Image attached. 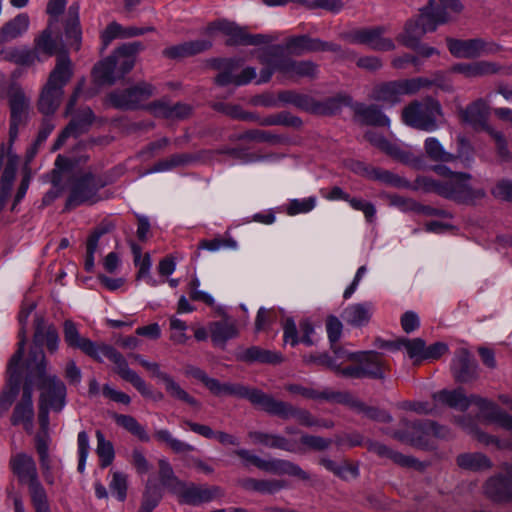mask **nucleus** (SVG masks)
I'll use <instances>...</instances> for the list:
<instances>
[{
  "instance_id": "37",
  "label": "nucleus",
  "mask_w": 512,
  "mask_h": 512,
  "mask_svg": "<svg viewBox=\"0 0 512 512\" xmlns=\"http://www.w3.org/2000/svg\"><path fill=\"white\" fill-rule=\"evenodd\" d=\"M249 438L255 444H261L269 448L281 449L288 452H300L296 444L279 434L265 433L260 431H251Z\"/></svg>"
},
{
  "instance_id": "4",
  "label": "nucleus",
  "mask_w": 512,
  "mask_h": 512,
  "mask_svg": "<svg viewBox=\"0 0 512 512\" xmlns=\"http://www.w3.org/2000/svg\"><path fill=\"white\" fill-rule=\"evenodd\" d=\"M434 171L447 178L445 180L423 178L421 181L428 191L435 192L446 199L459 203H473L475 200L485 196L483 189L470 186L469 180L471 176L467 173L452 172L443 165L435 166Z\"/></svg>"
},
{
  "instance_id": "19",
  "label": "nucleus",
  "mask_w": 512,
  "mask_h": 512,
  "mask_svg": "<svg viewBox=\"0 0 512 512\" xmlns=\"http://www.w3.org/2000/svg\"><path fill=\"white\" fill-rule=\"evenodd\" d=\"M35 304L30 303L28 306L23 307L19 312L18 319L21 324V330L19 332L20 340L18 342V349L12 356L9 365H8V374H9V383L11 386L18 389L21 382V373H20V362L22 360L25 348V324L34 310Z\"/></svg>"
},
{
  "instance_id": "50",
  "label": "nucleus",
  "mask_w": 512,
  "mask_h": 512,
  "mask_svg": "<svg viewBox=\"0 0 512 512\" xmlns=\"http://www.w3.org/2000/svg\"><path fill=\"white\" fill-rule=\"evenodd\" d=\"M357 114L366 124L374 126H389L390 119L375 105L357 108Z\"/></svg>"
},
{
  "instance_id": "28",
  "label": "nucleus",
  "mask_w": 512,
  "mask_h": 512,
  "mask_svg": "<svg viewBox=\"0 0 512 512\" xmlns=\"http://www.w3.org/2000/svg\"><path fill=\"white\" fill-rule=\"evenodd\" d=\"M451 370L458 382H469L477 377V365L471 354L464 348L456 352L452 360Z\"/></svg>"
},
{
  "instance_id": "43",
  "label": "nucleus",
  "mask_w": 512,
  "mask_h": 512,
  "mask_svg": "<svg viewBox=\"0 0 512 512\" xmlns=\"http://www.w3.org/2000/svg\"><path fill=\"white\" fill-rule=\"evenodd\" d=\"M365 138L375 147L385 152L387 155L406 161L408 159L407 153L403 151L397 144L389 142L384 136L377 134L374 131H367Z\"/></svg>"
},
{
  "instance_id": "57",
  "label": "nucleus",
  "mask_w": 512,
  "mask_h": 512,
  "mask_svg": "<svg viewBox=\"0 0 512 512\" xmlns=\"http://www.w3.org/2000/svg\"><path fill=\"white\" fill-rule=\"evenodd\" d=\"M159 466V477L161 483L171 489L174 493L181 485L182 481H180L174 474L173 468L169 461L165 458H162L158 461Z\"/></svg>"
},
{
  "instance_id": "58",
  "label": "nucleus",
  "mask_w": 512,
  "mask_h": 512,
  "mask_svg": "<svg viewBox=\"0 0 512 512\" xmlns=\"http://www.w3.org/2000/svg\"><path fill=\"white\" fill-rule=\"evenodd\" d=\"M253 121H257L262 126L286 125V126H300L301 120L298 117L291 116L287 112H281L276 115H270L264 118L255 116Z\"/></svg>"
},
{
  "instance_id": "26",
  "label": "nucleus",
  "mask_w": 512,
  "mask_h": 512,
  "mask_svg": "<svg viewBox=\"0 0 512 512\" xmlns=\"http://www.w3.org/2000/svg\"><path fill=\"white\" fill-rule=\"evenodd\" d=\"M350 168L356 174H359L371 180H377L390 186L404 187L407 185L406 181L399 177L398 175L388 170L367 166L365 163L360 161L352 162Z\"/></svg>"
},
{
  "instance_id": "14",
  "label": "nucleus",
  "mask_w": 512,
  "mask_h": 512,
  "mask_svg": "<svg viewBox=\"0 0 512 512\" xmlns=\"http://www.w3.org/2000/svg\"><path fill=\"white\" fill-rule=\"evenodd\" d=\"M386 31L384 26L358 28L346 33L345 38L352 44L364 45L374 51H393L395 43L391 38L385 37Z\"/></svg>"
},
{
  "instance_id": "15",
  "label": "nucleus",
  "mask_w": 512,
  "mask_h": 512,
  "mask_svg": "<svg viewBox=\"0 0 512 512\" xmlns=\"http://www.w3.org/2000/svg\"><path fill=\"white\" fill-rule=\"evenodd\" d=\"M450 53L457 58L473 59L482 55L495 54L501 47L494 42H487L481 38L459 40L447 38Z\"/></svg>"
},
{
  "instance_id": "52",
  "label": "nucleus",
  "mask_w": 512,
  "mask_h": 512,
  "mask_svg": "<svg viewBox=\"0 0 512 512\" xmlns=\"http://www.w3.org/2000/svg\"><path fill=\"white\" fill-rule=\"evenodd\" d=\"M486 113V103L479 99L461 110V117L467 123L480 124L484 121Z\"/></svg>"
},
{
  "instance_id": "36",
  "label": "nucleus",
  "mask_w": 512,
  "mask_h": 512,
  "mask_svg": "<svg viewBox=\"0 0 512 512\" xmlns=\"http://www.w3.org/2000/svg\"><path fill=\"white\" fill-rule=\"evenodd\" d=\"M239 361L247 363H265V364H278L283 360L282 354L276 351L263 349L259 346H251L243 349L236 354Z\"/></svg>"
},
{
  "instance_id": "5",
  "label": "nucleus",
  "mask_w": 512,
  "mask_h": 512,
  "mask_svg": "<svg viewBox=\"0 0 512 512\" xmlns=\"http://www.w3.org/2000/svg\"><path fill=\"white\" fill-rule=\"evenodd\" d=\"M9 466L18 482L28 486L32 505L36 512H51L48 496L40 482L34 458L24 452L11 456Z\"/></svg>"
},
{
  "instance_id": "32",
  "label": "nucleus",
  "mask_w": 512,
  "mask_h": 512,
  "mask_svg": "<svg viewBox=\"0 0 512 512\" xmlns=\"http://www.w3.org/2000/svg\"><path fill=\"white\" fill-rule=\"evenodd\" d=\"M208 330L213 344L221 347L239 334L236 321L228 318L211 322Z\"/></svg>"
},
{
  "instance_id": "46",
  "label": "nucleus",
  "mask_w": 512,
  "mask_h": 512,
  "mask_svg": "<svg viewBox=\"0 0 512 512\" xmlns=\"http://www.w3.org/2000/svg\"><path fill=\"white\" fill-rule=\"evenodd\" d=\"M4 58L17 65L27 67L33 65L37 60H39L36 50L28 47L9 49L5 52Z\"/></svg>"
},
{
  "instance_id": "20",
  "label": "nucleus",
  "mask_w": 512,
  "mask_h": 512,
  "mask_svg": "<svg viewBox=\"0 0 512 512\" xmlns=\"http://www.w3.org/2000/svg\"><path fill=\"white\" fill-rule=\"evenodd\" d=\"M94 120V115L89 107L79 110L73 115L69 124L62 130L53 144L52 151L60 149L69 137H78L88 131Z\"/></svg>"
},
{
  "instance_id": "39",
  "label": "nucleus",
  "mask_w": 512,
  "mask_h": 512,
  "mask_svg": "<svg viewBox=\"0 0 512 512\" xmlns=\"http://www.w3.org/2000/svg\"><path fill=\"white\" fill-rule=\"evenodd\" d=\"M79 4L73 3L69 6L67 13V20L65 26V35L67 39L70 41V46L74 47L75 50L80 48L81 43V28L79 22Z\"/></svg>"
},
{
  "instance_id": "17",
  "label": "nucleus",
  "mask_w": 512,
  "mask_h": 512,
  "mask_svg": "<svg viewBox=\"0 0 512 512\" xmlns=\"http://www.w3.org/2000/svg\"><path fill=\"white\" fill-rule=\"evenodd\" d=\"M264 411L284 420L295 418L302 426L313 427L320 425V420L316 419L308 410L297 408L288 402L277 400L271 395Z\"/></svg>"
},
{
  "instance_id": "40",
  "label": "nucleus",
  "mask_w": 512,
  "mask_h": 512,
  "mask_svg": "<svg viewBox=\"0 0 512 512\" xmlns=\"http://www.w3.org/2000/svg\"><path fill=\"white\" fill-rule=\"evenodd\" d=\"M367 445H368L369 451L374 452L375 454H377L378 456H380L382 458L390 459L394 463H396L400 466L414 467L417 463L416 459H414L410 456L404 455L402 453H399L397 451H394V450L390 449L388 446H386L380 442L369 441L367 443Z\"/></svg>"
},
{
  "instance_id": "29",
  "label": "nucleus",
  "mask_w": 512,
  "mask_h": 512,
  "mask_svg": "<svg viewBox=\"0 0 512 512\" xmlns=\"http://www.w3.org/2000/svg\"><path fill=\"white\" fill-rule=\"evenodd\" d=\"M347 358L354 363H358L362 370L374 373V375H365V378H384L385 364L379 353L375 351L356 352L348 354Z\"/></svg>"
},
{
  "instance_id": "13",
  "label": "nucleus",
  "mask_w": 512,
  "mask_h": 512,
  "mask_svg": "<svg viewBox=\"0 0 512 512\" xmlns=\"http://www.w3.org/2000/svg\"><path fill=\"white\" fill-rule=\"evenodd\" d=\"M103 357H106L113 362L117 374L125 381L130 382L142 394V396H149L152 394V390L148 387L145 381L135 371L129 368L124 356L115 348L102 343L98 351V358H94V360L102 362Z\"/></svg>"
},
{
  "instance_id": "54",
  "label": "nucleus",
  "mask_w": 512,
  "mask_h": 512,
  "mask_svg": "<svg viewBox=\"0 0 512 512\" xmlns=\"http://www.w3.org/2000/svg\"><path fill=\"white\" fill-rule=\"evenodd\" d=\"M324 400L335 401L347 405L350 409H352L358 414H361L365 405L363 401L349 393L334 392L328 389L325 390Z\"/></svg>"
},
{
  "instance_id": "51",
  "label": "nucleus",
  "mask_w": 512,
  "mask_h": 512,
  "mask_svg": "<svg viewBox=\"0 0 512 512\" xmlns=\"http://www.w3.org/2000/svg\"><path fill=\"white\" fill-rule=\"evenodd\" d=\"M114 419L119 426L126 429L141 441H149V435L146 429L133 416L116 414Z\"/></svg>"
},
{
  "instance_id": "35",
  "label": "nucleus",
  "mask_w": 512,
  "mask_h": 512,
  "mask_svg": "<svg viewBox=\"0 0 512 512\" xmlns=\"http://www.w3.org/2000/svg\"><path fill=\"white\" fill-rule=\"evenodd\" d=\"M154 116L168 120H183L192 113V107L184 103L171 104L167 101H157L150 105Z\"/></svg>"
},
{
  "instance_id": "44",
  "label": "nucleus",
  "mask_w": 512,
  "mask_h": 512,
  "mask_svg": "<svg viewBox=\"0 0 512 512\" xmlns=\"http://www.w3.org/2000/svg\"><path fill=\"white\" fill-rule=\"evenodd\" d=\"M433 398L437 402H441L461 411H465L469 408L468 397L461 388L455 390H441L435 393Z\"/></svg>"
},
{
  "instance_id": "59",
  "label": "nucleus",
  "mask_w": 512,
  "mask_h": 512,
  "mask_svg": "<svg viewBox=\"0 0 512 512\" xmlns=\"http://www.w3.org/2000/svg\"><path fill=\"white\" fill-rule=\"evenodd\" d=\"M127 475L120 471H113L111 474V480L109 482V489L116 498L123 502L127 496L128 487Z\"/></svg>"
},
{
  "instance_id": "48",
  "label": "nucleus",
  "mask_w": 512,
  "mask_h": 512,
  "mask_svg": "<svg viewBox=\"0 0 512 512\" xmlns=\"http://www.w3.org/2000/svg\"><path fill=\"white\" fill-rule=\"evenodd\" d=\"M457 464L467 470L482 471L491 467V461L481 453H465L457 457Z\"/></svg>"
},
{
  "instance_id": "60",
  "label": "nucleus",
  "mask_w": 512,
  "mask_h": 512,
  "mask_svg": "<svg viewBox=\"0 0 512 512\" xmlns=\"http://www.w3.org/2000/svg\"><path fill=\"white\" fill-rule=\"evenodd\" d=\"M193 160L194 158L189 154H175L167 159L161 160L158 163H156L153 171H168L175 167L186 166L190 164Z\"/></svg>"
},
{
  "instance_id": "6",
  "label": "nucleus",
  "mask_w": 512,
  "mask_h": 512,
  "mask_svg": "<svg viewBox=\"0 0 512 512\" xmlns=\"http://www.w3.org/2000/svg\"><path fill=\"white\" fill-rule=\"evenodd\" d=\"M142 49L140 42L121 45L112 55L94 66V80L99 84H113L123 78L134 67L136 55Z\"/></svg>"
},
{
  "instance_id": "2",
  "label": "nucleus",
  "mask_w": 512,
  "mask_h": 512,
  "mask_svg": "<svg viewBox=\"0 0 512 512\" xmlns=\"http://www.w3.org/2000/svg\"><path fill=\"white\" fill-rule=\"evenodd\" d=\"M442 7L438 6L434 0H430L428 4L420 10V14L416 20H409L403 33L398 36V41L405 47L417 49L420 40L427 32H433L438 25L448 22L449 17L446 9L459 13L463 9L460 0H439Z\"/></svg>"
},
{
  "instance_id": "25",
  "label": "nucleus",
  "mask_w": 512,
  "mask_h": 512,
  "mask_svg": "<svg viewBox=\"0 0 512 512\" xmlns=\"http://www.w3.org/2000/svg\"><path fill=\"white\" fill-rule=\"evenodd\" d=\"M508 478L496 476L485 484L486 495L497 502H512V465H506Z\"/></svg>"
},
{
  "instance_id": "23",
  "label": "nucleus",
  "mask_w": 512,
  "mask_h": 512,
  "mask_svg": "<svg viewBox=\"0 0 512 512\" xmlns=\"http://www.w3.org/2000/svg\"><path fill=\"white\" fill-rule=\"evenodd\" d=\"M286 50L295 55H302L306 52L316 51H334L340 50L337 44L330 42H323L317 38H311L307 35L294 36L287 40L285 45Z\"/></svg>"
},
{
  "instance_id": "3",
  "label": "nucleus",
  "mask_w": 512,
  "mask_h": 512,
  "mask_svg": "<svg viewBox=\"0 0 512 512\" xmlns=\"http://www.w3.org/2000/svg\"><path fill=\"white\" fill-rule=\"evenodd\" d=\"M47 360L42 351L35 367L37 386L40 390L38 420L43 431L49 426V411L60 412L66 405V386L56 376L48 375Z\"/></svg>"
},
{
  "instance_id": "41",
  "label": "nucleus",
  "mask_w": 512,
  "mask_h": 512,
  "mask_svg": "<svg viewBox=\"0 0 512 512\" xmlns=\"http://www.w3.org/2000/svg\"><path fill=\"white\" fill-rule=\"evenodd\" d=\"M30 26L27 13H19L2 26V41L14 40L24 35Z\"/></svg>"
},
{
  "instance_id": "55",
  "label": "nucleus",
  "mask_w": 512,
  "mask_h": 512,
  "mask_svg": "<svg viewBox=\"0 0 512 512\" xmlns=\"http://www.w3.org/2000/svg\"><path fill=\"white\" fill-rule=\"evenodd\" d=\"M324 400L335 401L347 405L350 409H352L358 414H361L365 405L363 401L349 393L334 392L328 389L325 390Z\"/></svg>"
},
{
  "instance_id": "33",
  "label": "nucleus",
  "mask_w": 512,
  "mask_h": 512,
  "mask_svg": "<svg viewBox=\"0 0 512 512\" xmlns=\"http://www.w3.org/2000/svg\"><path fill=\"white\" fill-rule=\"evenodd\" d=\"M33 417L32 386L29 383H25L21 401L15 406L12 422L14 425L22 423L26 428H30Z\"/></svg>"
},
{
  "instance_id": "9",
  "label": "nucleus",
  "mask_w": 512,
  "mask_h": 512,
  "mask_svg": "<svg viewBox=\"0 0 512 512\" xmlns=\"http://www.w3.org/2000/svg\"><path fill=\"white\" fill-rule=\"evenodd\" d=\"M205 33L213 36L221 33L228 37L226 44L229 46L236 45H260L270 42V38L264 34H249L244 27H240L234 22L226 19H220L208 24Z\"/></svg>"
},
{
  "instance_id": "24",
  "label": "nucleus",
  "mask_w": 512,
  "mask_h": 512,
  "mask_svg": "<svg viewBox=\"0 0 512 512\" xmlns=\"http://www.w3.org/2000/svg\"><path fill=\"white\" fill-rule=\"evenodd\" d=\"M175 494L180 497V501L185 504L199 505L213 500L220 494L218 487L197 486L194 484L187 485L182 482Z\"/></svg>"
},
{
  "instance_id": "30",
  "label": "nucleus",
  "mask_w": 512,
  "mask_h": 512,
  "mask_svg": "<svg viewBox=\"0 0 512 512\" xmlns=\"http://www.w3.org/2000/svg\"><path fill=\"white\" fill-rule=\"evenodd\" d=\"M222 396H236L248 399L253 405L260 407L263 411L265 410L266 403L270 397L269 394H266L259 389L249 388L241 384L229 382L223 383Z\"/></svg>"
},
{
  "instance_id": "42",
  "label": "nucleus",
  "mask_w": 512,
  "mask_h": 512,
  "mask_svg": "<svg viewBox=\"0 0 512 512\" xmlns=\"http://www.w3.org/2000/svg\"><path fill=\"white\" fill-rule=\"evenodd\" d=\"M500 66L490 61H478L473 63L458 64L454 71L459 72L466 77H481L498 73Z\"/></svg>"
},
{
  "instance_id": "1",
  "label": "nucleus",
  "mask_w": 512,
  "mask_h": 512,
  "mask_svg": "<svg viewBox=\"0 0 512 512\" xmlns=\"http://www.w3.org/2000/svg\"><path fill=\"white\" fill-rule=\"evenodd\" d=\"M9 108V144L7 150V162L2 174V203L7 192L11 189L17 168L19 157L12 152L11 145L18 137L19 128L24 127L30 118L31 98L19 85H11L6 93Z\"/></svg>"
},
{
  "instance_id": "38",
  "label": "nucleus",
  "mask_w": 512,
  "mask_h": 512,
  "mask_svg": "<svg viewBox=\"0 0 512 512\" xmlns=\"http://www.w3.org/2000/svg\"><path fill=\"white\" fill-rule=\"evenodd\" d=\"M279 99L285 103L292 104L293 106L314 113H326L324 105L317 103L312 97L306 94L296 93L292 91L282 92Z\"/></svg>"
},
{
  "instance_id": "12",
  "label": "nucleus",
  "mask_w": 512,
  "mask_h": 512,
  "mask_svg": "<svg viewBox=\"0 0 512 512\" xmlns=\"http://www.w3.org/2000/svg\"><path fill=\"white\" fill-rule=\"evenodd\" d=\"M104 184L91 173H84L73 178L66 208H73L85 203L99 201L98 191Z\"/></svg>"
},
{
  "instance_id": "7",
  "label": "nucleus",
  "mask_w": 512,
  "mask_h": 512,
  "mask_svg": "<svg viewBox=\"0 0 512 512\" xmlns=\"http://www.w3.org/2000/svg\"><path fill=\"white\" fill-rule=\"evenodd\" d=\"M72 75L73 68L70 58L65 54L59 55L38 99V110L42 114L52 115L56 112L64 94L63 88L70 81Z\"/></svg>"
},
{
  "instance_id": "64",
  "label": "nucleus",
  "mask_w": 512,
  "mask_h": 512,
  "mask_svg": "<svg viewBox=\"0 0 512 512\" xmlns=\"http://www.w3.org/2000/svg\"><path fill=\"white\" fill-rule=\"evenodd\" d=\"M413 429L422 432L426 436H434L438 438H446L449 436V430L446 427L438 425L433 421L416 422Z\"/></svg>"
},
{
  "instance_id": "61",
  "label": "nucleus",
  "mask_w": 512,
  "mask_h": 512,
  "mask_svg": "<svg viewBox=\"0 0 512 512\" xmlns=\"http://www.w3.org/2000/svg\"><path fill=\"white\" fill-rule=\"evenodd\" d=\"M57 44L52 37V31L50 27L46 28L41 34L35 39V49L37 54L42 52L48 56L53 55L56 52Z\"/></svg>"
},
{
  "instance_id": "63",
  "label": "nucleus",
  "mask_w": 512,
  "mask_h": 512,
  "mask_svg": "<svg viewBox=\"0 0 512 512\" xmlns=\"http://www.w3.org/2000/svg\"><path fill=\"white\" fill-rule=\"evenodd\" d=\"M402 348L406 349L408 356L415 362L424 360L425 341L421 338H402Z\"/></svg>"
},
{
  "instance_id": "49",
  "label": "nucleus",
  "mask_w": 512,
  "mask_h": 512,
  "mask_svg": "<svg viewBox=\"0 0 512 512\" xmlns=\"http://www.w3.org/2000/svg\"><path fill=\"white\" fill-rule=\"evenodd\" d=\"M154 437L158 441L165 443L173 452L177 454L188 453L195 450L193 445L174 437L172 433L167 429L156 430Z\"/></svg>"
},
{
  "instance_id": "34",
  "label": "nucleus",
  "mask_w": 512,
  "mask_h": 512,
  "mask_svg": "<svg viewBox=\"0 0 512 512\" xmlns=\"http://www.w3.org/2000/svg\"><path fill=\"white\" fill-rule=\"evenodd\" d=\"M374 311L371 302L354 303L348 305L342 312V319L354 327H362L369 323Z\"/></svg>"
},
{
  "instance_id": "10",
  "label": "nucleus",
  "mask_w": 512,
  "mask_h": 512,
  "mask_svg": "<svg viewBox=\"0 0 512 512\" xmlns=\"http://www.w3.org/2000/svg\"><path fill=\"white\" fill-rule=\"evenodd\" d=\"M234 454L240 457L245 464H253L258 469L276 475L287 474L290 476L298 477L302 480H309V474L304 471L299 465L282 459L264 460L259 456L252 454L247 449H237Z\"/></svg>"
},
{
  "instance_id": "16",
  "label": "nucleus",
  "mask_w": 512,
  "mask_h": 512,
  "mask_svg": "<svg viewBox=\"0 0 512 512\" xmlns=\"http://www.w3.org/2000/svg\"><path fill=\"white\" fill-rule=\"evenodd\" d=\"M153 92L154 87L151 84L142 82L133 87L111 93L109 99L116 108L132 110L139 108L144 101L153 95Z\"/></svg>"
},
{
  "instance_id": "11",
  "label": "nucleus",
  "mask_w": 512,
  "mask_h": 512,
  "mask_svg": "<svg viewBox=\"0 0 512 512\" xmlns=\"http://www.w3.org/2000/svg\"><path fill=\"white\" fill-rule=\"evenodd\" d=\"M428 84L424 78L403 79L383 83L374 87L371 97L376 101L395 104L404 95H413Z\"/></svg>"
},
{
  "instance_id": "27",
  "label": "nucleus",
  "mask_w": 512,
  "mask_h": 512,
  "mask_svg": "<svg viewBox=\"0 0 512 512\" xmlns=\"http://www.w3.org/2000/svg\"><path fill=\"white\" fill-rule=\"evenodd\" d=\"M50 437L47 432L39 433L35 437V449L42 472V476L48 485L55 482V465L49 452Z\"/></svg>"
},
{
  "instance_id": "22",
  "label": "nucleus",
  "mask_w": 512,
  "mask_h": 512,
  "mask_svg": "<svg viewBox=\"0 0 512 512\" xmlns=\"http://www.w3.org/2000/svg\"><path fill=\"white\" fill-rule=\"evenodd\" d=\"M275 70L282 77L288 79L310 77L313 78L317 74V65L312 61H296L290 58L282 57L276 59Z\"/></svg>"
},
{
  "instance_id": "31",
  "label": "nucleus",
  "mask_w": 512,
  "mask_h": 512,
  "mask_svg": "<svg viewBox=\"0 0 512 512\" xmlns=\"http://www.w3.org/2000/svg\"><path fill=\"white\" fill-rule=\"evenodd\" d=\"M33 343L36 346L46 345L50 353L58 350L60 338L54 325L47 324L42 317L35 320Z\"/></svg>"
},
{
  "instance_id": "53",
  "label": "nucleus",
  "mask_w": 512,
  "mask_h": 512,
  "mask_svg": "<svg viewBox=\"0 0 512 512\" xmlns=\"http://www.w3.org/2000/svg\"><path fill=\"white\" fill-rule=\"evenodd\" d=\"M97 448L96 453L100 459V466L105 468L109 466L115 457L113 444L106 440L103 433L100 430L96 431Z\"/></svg>"
},
{
  "instance_id": "8",
  "label": "nucleus",
  "mask_w": 512,
  "mask_h": 512,
  "mask_svg": "<svg viewBox=\"0 0 512 512\" xmlns=\"http://www.w3.org/2000/svg\"><path fill=\"white\" fill-rule=\"evenodd\" d=\"M442 115L441 105L438 101L427 98L415 101L404 108L402 119L405 124L426 132H433L438 128L437 120Z\"/></svg>"
},
{
  "instance_id": "47",
  "label": "nucleus",
  "mask_w": 512,
  "mask_h": 512,
  "mask_svg": "<svg viewBox=\"0 0 512 512\" xmlns=\"http://www.w3.org/2000/svg\"><path fill=\"white\" fill-rule=\"evenodd\" d=\"M425 153L436 162H453L457 156L447 152L436 137H428L424 142Z\"/></svg>"
},
{
  "instance_id": "62",
  "label": "nucleus",
  "mask_w": 512,
  "mask_h": 512,
  "mask_svg": "<svg viewBox=\"0 0 512 512\" xmlns=\"http://www.w3.org/2000/svg\"><path fill=\"white\" fill-rule=\"evenodd\" d=\"M316 203L317 199L314 196L302 199H292L287 205L286 212L290 216L308 213L315 208Z\"/></svg>"
},
{
  "instance_id": "18",
  "label": "nucleus",
  "mask_w": 512,
  "mask_h": 512,
  "mask_svg": "<svg viewBox=\"0 0 512 512\" xmlns=\"http://www.w3.org/2000/svg\"><path fill=\"white\" fill-rule=\"evenodd\" d=\"M241 66L239 59H224L219 61L218 68L222 71L216 77V83L221 86L234 84L242 86L250 83L256 77V69L252 67L244 68L240 74L235 71Z\"/></svg>"
},
{
  "instance_id": "45",
  "label": "nucleus",
  "mask_w": 512,
  "mask_h": 512,
  "mask_svg": "<svg viewBox=\"0 0 512 512\" xmlns=\"http://www.w3.org/2000/svg\"><path fill=\"white\" fill-rule=\"evenodd\" d=\"M285 483L281 480H257L246 478L241 481V486L248 491L273 494L284 487Z\"/></svg>"
},
{
  "instance_id": "56",
  "label": "nucleus",
  "mask_w": 512,
  "mask_h": 512,
  "mask_svg": "<svg viewBox=\"0 0 512 512\" xmlns=\"http://www.w3.org/2000/svg\"><path fill=\"white\" fill-rule=\"evenodd\" d=\"M169 395L178 400L184 401L193 407H199V402L190 396L169 374L162 381Z\"/></svg>"
},
{
  "instance_id": "21",
  "label": "nucleus",
  "mask_w": 512,
  "mask_h": 512,
  "mask_svg": "<svg viewBox=\"0 0 512 512\" xmlns=\"http://www.w3.org/2000/svg\"><path fill=\"white\" fill-rule=\"evenodd\" d=\"M64 341L68 347L79 349L91 358H98L100 345L92 340L82 336L75 322L65 320L63 323Z\"/></svg>"
}]
</instances>
